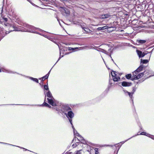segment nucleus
I'll return each mask as SVG.
<instances>
[{
    "label": "nucleus",
    "mask_w": 154,
    "mask_h": 154,
    "mask_svg": "<svg viewBox=\"0 0 154 154\" xmlns=\"http://www.w3.org/2000/svg\"><path fill=\"white\" fill-rule=\"evenodd\" d=\"M3 5L1 8V12L0 14L2 19L0 20V23L2 24L5 25V26H8L10 28V30L8 32V31L4 30L3 29H2V30L0 31V36L3 38L5 35L10 32L14 31H18V30L16 29V27L14 25H10L7 23L8 19L7 18L5 17V16H4L3 13Z\"/></svg>",
    "instance_id": "1"
},
{
    "label": "nucleus",
    "mask_w": 154,
    "mask_h": 154,
    "mask_svg": "<svg viewBox=\"0 0 154 154\" xmlns=\"http://www.w3.org/2000/svg\"><path fill=\"white\" fill-rule=\"evenodd\" d=\"M56 106L55 109L57 111L63 115L66 114L67 112L69 110H71V109L67 105L61 104L59 106L57 105Z\"/></svg>",
    "instance_id": "2"
},
{
    "label": "nucleus",
    "mask_w": 154,
    "mask_h": 154,
    "mask_svg": "<svg viewBox=\"0 0 154 154\" xmlns=\"http://www.w3.org/2000/svg\"><path fill=\"white\" fill-rule=\"evenodd\" d=\"M46 96L48 97L47 100L48 103L50 104L53 106H55L57 105L58 104V102L54 98L49 90H48L46 94H45V99H46Z\"/></svg>",
    "instance_id": "3"
},
{
    "label": "nucleus",
    "mask_w": 154,
    "mask_h": 154,
    "mask_svg": "<svg viewBox=\"0 0 154 154\" xmlns=\"http://www.w3.org/2000/svg\"><path fill=\"white\" fill-rule=\"evenodd\" d=\"M67 113H66V114L65 115L66 116V117L69 120V122H70V124L72 125V127L74 133V134L77 136L80 137L81 136L79 135V134L76 131H75V128H74L73 126L72 125V119L73 117L74 116V114L72 112V111L71 110H69L67 112Z\"/></svg>",
    "instance_id": "4"
},
{
    "label": "nucleus",
    "mask_w": 154,
    "mask_h": 154,
    "mask_svg": "<svg viewBox=\"0 0 154 154\" xmlns=\"http://www.w3.org/2000/svg\"><path fill=\"white\" fill-rule=\"evenodd\" d=\"M26 27L29 29H27V30H26V31L28 32H32L33 33H36L39 35H42L43 36L44 35H45L42 34L36 31H35V30L36 29H38L40 31H43L42 29H40L38 28H37L36 27H35L32 26L31 25H26Z\"/></svg>",
    "instance_id": "5"
},
{
    "label": "nucleus",
    "mask_w": 154,
    "mask_h": 154,
    "mask_svg": "<svg viewBox=\"0 0 154 154\" xmlns=\"http://www.w3.org/2000/svg\"><path fill=\"white\" fill-rule=\"evenodd\" d=\"M103 46V48H104V49L97 47L95 49L98 51L101 52L104 54H107L106 50H107L108 48L109 47V45L108 44H104L100 46Z\"/></svg>",
    "instance_id": "6"
},
{
    "label": "nucleus",
    "mask_w": 154,
    "mask_h": 154,
    "mask_svg": "<svg viewBox=\"0 0 154 154\" xmlns=\"http://www.w3.org/2000/svg\"><path fill=\"white\" fill-rule=\"evenodd\" d=\"M59 10L63 14L65 13L66 15H69L70 14L69 9L65 7H60Z\"/></svg>",
    "instance_id": "7"
},
{
    "label": "nucleus",
    "mask_w": 154,
    "mask_h": 154,
    "mask_svg": "<svg viewBox=\"0 0 154 154\" xmlns=\"http://www.w3.org/2000/svg\"><path fill=\"white\" fill-rule=\"evenodd\" d=\"M137 52L139 58L143 57L148 54V52L146 53L137 50Z\"/></svg>",
    "instance_id": "8"
},
{
    "label": "nucleus",
    "mask_w": 154,
    "mask_h": 154,
    "mask_svg": "<svg viewBox=\"0 0 154 154\" xmlns=\"http://www.w3.org/2000/svg\"><path fill=\"white\" fill-rule=\"evenodd\" d=\"M88 47L87 46L83 47H82L81 48L76 47V48H71V47H69L68 48V50L69 51L72 50V51H75V50L76 49L80 48V49L79 50L83 49L86 48H87Z\"/></svg>",
    "instance_id": "9"
},
{
    "label": "nucleus",
    "mask_w": 154,
    "mask_h": 154,
    "mask_svg": "<svg viewBox=\"0 0 154 154\" xmlns=\"http://www.w3.org/2000/svg\"><path fill=\"white\" fill-rule=\"evenodd\" d=\"M146 71H145L144 72V73H145L146 72ZM144 75V72H141V73H139V74H138L137 76H134V79H140V78H141V77H142V76H143Z\"/></svg>",
    "instance_id": "10"
},
{
    "label": "nucleus",
    "mask_w": 154,
    "mask_h": 154,
    "mask_svg": "<svg viewBox=\"0 0 154 154\" xmlns=\"http://www.w3.org/2000/svg\"><path fill=\"white\" fill-rule=\"evenodd\" d=\"M146 135L147 137H148L152 139H154V137H153V136H152L151 135L149 134H147L145 132H142L141 133H140V134H137V135Z\"/></svg>",
    "instance_id": "11"
},
{
    "label": "nucleus",
    "mask_w": 154,
    "mask_h": 154,
    "mask_svg": "<svg viewBox=\"0 0 154 154\" xmlns=\"http://www.w3.org/2000/svg\"><path fill=\"white\" fill-rule=\"evenodd\" d=\"M131 82H122V85L124 87H128L131 86Z\"/></svg>",
    "instance_id": "12"
},
{
    "label": "nucleus",
    "mask_w": 154,
    "mask_h": 154,
    "mask_svg": "<svg viewBox=\"0 0 154 154\" xmlns=\"http://www.w3.org/2000/svg\"><path fill=\"white\" fill-rule=\"evenodd\" d=\"M107 49H108V51H107V54H105L109 55V56L112 58V57L111 56V54L112 53L113 49H112V48H111V47H109V48H108Z\"/></svg>",
    "instance_id": "13"
},
{
    "label": "nucleus",
    "mask_w": 154,
    "mask_h": 154,
    "mask_svg": "<svg viewBox=\"0 0 154 154\" xmlns=\"http://www.w3.org/2000/svg\"><path fill=\"white\" fill-rule=\"evenodd\" d=\"M144 68V66L143 65H141L135 71V72L139 73L142 71Z\"/></svg>",
    "instance_id": "14"
},
{
    "label": "nucleus",
    "mask_w": 154,
    "mask_h": 154,
    "mask_svg": "<svg viewBox=\"0 0 154 154\" xmlns=\"http://www.w3.org/2000/svg\"><path fill=\"white\" fill-rule=\"evenodd\" d=\"M110 15L109 14H103L100 16V18L101 19H104L108 18Z\"/></svg>",
    "instance_id": "15"
},
{
    "label": "nucleus",
    "mask_w": 154,
    "mask_h": 154,
    "mask_svg": "<svg viewBox=\"0 0 154 154\" xmlns=\"http://www.w3.org/2000/svg\"><path fill=\"white\" fill-rule=\"evenodd\" d=\"M112 78L114 82H118L120 80V78L118 76V75L113 77Z\"/></svg>",
    "instance_id": "16"
},
{
    "label": "nucleus",
    "mask_w": 154,
    "mask_h": 154,
    "mask_svg": "<svg viewBox=\"0 0 154 154\" xmlns=\"http://www.w3.org/2000/svg\"><path fill=\"white\" fill-rule=\"evenodd\" d=\"M124 92L126 95H129L131 98H132L133 97V94L128 92L126 90H124Z\"/></svg>",
    "instance_id": "17"
},
{
    "label": "nucleus",
    "mask_w": 154,
    "mask_h": 154,
    "mask_svg": "<svg viewBox=\"0 0 154 154\" xmlns=\"http://www.w3.org/2000/svg\"><path fill=\"white\" fill-rule=\"evenodd\" d=\"M145 42H146V41L145 40H137V41H136V44L137 45H140V44H141L143 43H145Z\"/></svg>",
    "instance_id": "18"
},
{
    "label": "nucleus",
    "mask_w": 154,
    "mask_h": 154,
    "mask_svg": "<svg viewBox=\"0 0 154 154\" xmlns=\"http://www.w3.org/2000/svg\"><path fill=\"white\" fill-rule=\"evenodd\" d=\"M151 55H150L149 56V60H143L142 59H141V63H142L143 64H146L149 61V60H150Z\"/></svg>",
    "instance_id": "19"
},
{
    "label": "nucleus",
    "mask_w": 154,
    "mask_h": 154,
    "mask_svg": "<svg viewBox=\"0 0 154 154\" xmlns=\"http://www.w3.org/2000/svg\"><path fill=\"white\" fill-rule=\"evenodd\" d=\"M50 71H51L50 70L47 74L46 75L44 76L42 78V81H44L45 79H47L48 78Z\"/></svg>",
    "instance_id": "20"
},
{
    "label": "nucleus",
    "mask_w": 154,
    "mask_h": 154,
    "mask_svg": "<svg viewBox=\"0 0 154 154\" xmlns=\"http://www.w3.org/2000/svg\"><path fill=\"white\" fill-rule=\"evenodd\" d=\"M82 28L83 29H84L86 33H89L92 32V31L90 30L88 28H86L85 27H82Z\"/></svg>",
    "instance_id": "21"
},
{
    "label": "nucleus",
    "mask_w": 154,
    "mask_h": 154,
    "mask_svg": "<svg viewBox=\"0 0 154 154\" xmlns=\"http://www.w3.org/2000/svg\"><path fill=\"white\" fill-rule=\"evenodd\" d=\"M108 28V26H104L103 27H98L97 29L98 30H104V29H107Z\"/></svg>",
    "instance_id": "22"
},
{
    "label": "nucleus",
    "mask_w": 154,
    "mask_h": 154,
    "mask_svg": "<svg viewBox=\"0 0 154 154\" xmlns=\"http://www.w3.org/2000/svg\"><path fill=\"white\" fill-rule=\"evenodd\" d=\"M29 79L31 80L36 82L37 83H38V80L37 79L34 78L32 77H29Z\"/></svg>",
    "instance_id": "23"
},
{
    "label": "nucleus",
    "mask_w": 154,
    "mask_h": 154,
    "mask_svg": "<svg viewBox=\"0 0 154 154\" xmlns=\"http://www.w3.org/2000/svg\"><path fill=\"white\" fill-rule=\"evenodd\" d=\"M133 76L131 78V79L132 80H134V76H137V74H138L137 72H135V71L133 72Z\"/></svg>",
    "instance_id": "24"
},
{
    "label": "nucleus",
    "mask_w": 154,
    "mask_h": 154,
    "mask_svg": "<svg viewBox=\"0 0 154 154\" xmlns=\"http://www.w3.org/2000/svg\"><path fill=\"white\" fill-rule=\"evenodd\" d=\"M114 146H115V147H116L117 146L118 147V150L117 151V152H118V151H119V149L121 147V145H120L119 143H118V144H116L114 145Z\"/></svg>",
    "instance_id": "25"
},
{
    "label": "nucleus",
    "mask_w": 154,
    "mask_h": 154,
    "mask_svg": "<svg viewBox=\"0 0 154 154\" xmlns=\"http://www.w3.org/2000/svg\"><path fill=\"white\" fill-rule=\"evenodd\" d=\"M44 89L45 90H48H48H49L48 86V84L47 85H44Z\"/></svg>",
    "instance_id": "26"
},
{
    "label": "nucleus",
    "mask_w": 154,
    "mask_h": 154,
    "mask_svg": "<svg viewBox=\"0 0 154 154\" xmlns=\"http://www.w3.org/2000/svg\"><path fill=\"white\" fill-rule=\"evenodd\" d=\"M126 78L128 79H129L131 78V74H128L125 76Z\"/></svg>",
    "instance_id": "27"
},
{
    "label": "nucleus",
    "mask_w": 154,
    "mask_h": 154,
    "mask_svg": "<svg viewBox=\"0 0 154 154\" xmlns=\"http://www.w3.org/2000/svg\"><path fill=\"white\" fill-rule=\"evenodd\" d=\"M116 72L115 71H113L111 72V75L112 76V78L117 75V74H116Z\"/></svg>",
    "instance_id": "28"
},
{
    "label": "nucleus",
    "mask_w": 154,
    "mask_h": 154,
    "mask_svg": "<svg viewBox=\"0 0 154 154\" xmlns=\"http://www.w3.org/2000/svg\"><path fill=\"white\" fill-rule=\"evenodd\" d=\"M46 99L45 100L44 102L42 104L43 106H49V104L45 102Z\"/></svg>",
    "instance_id": "29"
},
{
    "label": "nucleus",
    "mask_w": 154,
    "mask_h": 154,
    "mask_svg": "<svg viewBox=\"0 0 154 154\" xmlns=\"http://www.w3.org/2000/svg\"><path fill=\"white\" fill-rule=\"evenodd\" d=\"M137 135H135V136H137ZM134 137V136H132V137H131V138H129L128 139V140H126L125 141H122V142H121L120 143H122L123 144V143H124L125 142H126V141H127V140H129L130 139H131V138H132L133 137Z\"/></svg>",
    "instance_id": "30"
},
{
    "label": "nucleus",
    "mask_w": 154,
    "mask_h": 154,
    "mask_svg": "<svg viewBox=\"0 0 154 154\" xmlns=\"http://www.w3.org/2000/svg\"><path fill=\"white\" fill-rule=\"evenodd\" d=\"M0 143H2V144H8V145H11V146H15V145H12V144H11L6 143H5L2 142H0Z\"/></svg>",
    "instance_id": "31"
},
{
    "label": "nucleus",
    "mask_w": 154,
    "mask_h": 154,
    "mask_svg": "<svg viewBox=\"0 0 154 154\" xmlns=\"http://www.w3.org/2000/svg\"><path fill=\"white\" fill-rule=\"evenodd\" d=\"M63 57V56L62 55V56H61V51L60 52V57H59L58 60L57 61L56 63L58 62V61L61 58V57Z\"/></svg>",
    "instance_id": "32"
},
{
    "label": "nucleus",
    "mask_w": 154,
    "mask_h": 154,
    "mask_svg": "<svg viewBox=\"0 0 154 154\" xmlns=\"http://www.w3.org/2000/svg\"><path fill=\"white\" fill-rule=\"evenodd\" d=\"M82 151V150H79L78 151H77L76 153L75 154H81V153L80 152V151Z\"/></svg>",
    "instance_id": "33"
},
{
    "label": "nucleus",
    "mask_w": 154,
    "mask_h": 154,
    "mask_svg": "<svg viewBox=\"0 0 154 154\" xmlns=\"http://www.w3.org/2000/svg\"><path fill=\"white\" fill-rule=\"evenodd\" d=\"M43 36L45 38H48V39H49L51 38L50 37H48V36H47V35H44Z\"/></svg>",
    "instance_id": "34"
},
{
    "label": "nucleus",
    "mask_w": 154,
    "mask_h": 154,
    "mask_svg": "<svg viewBox=\"0 0 154 154\" xmlns=\"http://www.w3.org/2000/svg\"><path fill=\"white\" fill-rule=\"evenodd\" d=\"M80 142L82 143H84V142H85V140H84L83 139H81V141H80Z\"/></svg>",
    "instance_id": "35"
},
{
    "label": "nucleus",
    "mask_w": 154,
    "mask_h": 154,
    "mask_svg": "<svg viewBox=\"0 0 154 154\" xmlns=\"http://www.w3.org/2000/svg\"><path fill=\"white\" fill-rule=\"evenodd\" d=\"M32 5H35L33 3L31 2L30 0H27Z\"/></svg>",
    "instance_id": "36"
},
{
    "label": "nucleus",
    "mask_w": 154,
    "mask_h": 154,
    "mask_svg": "<svg viewBox=\"0 0 154 154\" xmlns=\"http://www.w3.org/2000/svg\"><path fill=\"white\" fill-rule=\"evenodd\" d=\"M136 88H134L133 89V94L135 92V91H136Z\"/></svg>",
    "instance_id": "37"
},
{
    "label": "nucleus",
    "mask_w": 154,
    "mask_h": 154,
    "mask_svg": "<svg viewBox=\"0 0 154 154\" xmlns=\"http://www.w3.org/2000/svg\"><path fill=\"white\" fill-rule=\"evenodd\" d=\"M78 144V143L77 142L76 143H75V146L74 144H73L72 145V146H74V147H75V146H77Z\"/></svg>",
    "instance_id": "38"
},
{
    "label": "nucleus",
    "mask_w": 154,
    "mask_h": 154,
    "mask_svg": "<svg viewBox=\"0 0 154 154\" xmlns=\"http://www.w3.org/2000/svg\"><path fill=\"white\" fill-rule=\"evenodd\" d=\"M17 147H20V148H22V149H24L25 150V151H26V150H27V149H26L25 148H22V147H20L19 146H17Z\"/></svg>",
    "instance_id": "39"
},
{
    "label": "nucleus",
    "mask_w": 154,
    "mask_h": 154,
    "mask_svg": "<svg viewBox=\"0 0 154 154\" xmlns=\"http://www.w3.org/2000/svg\"><path fill=\"white\" fill-rule=\"evenodd\" d=\"M109 85H110V86H112V83L110 81L109 82Z\"/></svg>",
    "instance_id": "40"
},
{
    "label": "nucleus",
    "mask_w": 154,
    "mask_h": 154,
    "mask_svg": "<svg viewBox=\"0 0 154 154\" xmlns=\"http://www.w3.org/2000/svg\"><path fill=\"white\" fill-rule=\"evenodd\" d=\"M15 105V104H7V105ZM16 105H18V104H16Z\"/></svg>",
    "instance_id": "41"
},
{
    "label": "nucleus",
    "mask_w": 154,
    "mask_h": 154,
    "mask_svg": "<svg viewBox=\"0 0 154 154\" xmlns=\"http://www.w3.org/2000/svg\"><path fill=\"white\" fill-rule=\"evenodd\" d=\"M62 1H67L68 0H61Z\"/></svg>",
    "instance_id": "42"
},
{
    "label": "nucleus",
    "mask_w": 154,
    "mask_h": 154,
    "mask_svg": "<svg viewBox=\"0 0 154 154\" xmlns=\"http://www.w3.org/2000/svg\"><path fill=\"white\" fill-rule=\"evenodd\" d=\"M8 73H12V72L11 71H9L8 72Z\"/></svg>",
    "instance_id": "43"
},
{
    "label": "nucleus",
    "mask_w": 154,
    "mask_h": 154,
    "mask_svg": "<svg viewBox=\"0 0 154 154\" xmlns=\"http://www.w3.org/2000/svg\"><path fill=\"white\" fill-rule=\"evenodd\" d=\"M47 107H48L49 108H51V106H50V105H49V106H48Z\"/></svg>",
    "instance_id": "44"
},
{
    "label": "nucleus",
    "mask_w": 154,
    "mask_h": 154,
    "mask_svg": "<svg viewBox=\"0 0 154 154\" xmlns=\"http://www.w3.org/2000/svg\"><path fill=\"white\" fill-rule=\"evenodd\" d=\"M31 105V106H36L37 105Z\"/></svg>",
    "instance_id": "45"
},
{
    "label": "nucleus",
    "mask_w": 154,
    "mask_h": 154,
    "mask_svg": "<svg viewBox=\"0 0 154 154\" xmlns=\"http://www.w3.org/2000/svg\"><path fill=\"white\" fill-rule=\"evenodd\" d=\"M2 72V70H1L0 69V72Z\"/></svg>",
    "instance_id": "46"
},
{
    "label": "nucleus",
    "mask_w": 154,
    "mask_h": 154,
    "mask_svg": "<svg viewBox=\"0 0 154 154\" xmlns=\"http://www.w3.org/2000/svg\"><path fill=\"white\" fill-rule=\"evenodd\" d=\"M95 154H98L97 152H96Z\"/></svg>",
    "instance_id": "47"
},
{
    "label": "nucleus",
    "mask_w": 154,
    "mask_h": 154,
    "mask_svg": "<svg viewBox=\"0 0 154 154\" xmlns=\"http://www.w3.org/2000/svg\"><path fill=\"white\" fill-rule=\"evenodd\" d=\"M74 139H73V140H72V142L74 141Z\"/></svg>",
    "instance_id": "48"
},
{
    "label": "nucleus",
    "mask_w": 154,
    "mask_h": 154,
    "mask_svg": "<svg viewBox=\"0 0 154 154\" xmlns=\"http://www.w3.org/2000/svg\"><path fill=\"white\" fill-rule=\"evenodd\" d=\"M112 60L113 61V60L112 58Z\"/></svg>",
    "instance_id": "49"
},
{
    "label": "nucleus",
    "mask_w": 154,
    "mask_h": 154,
    "mask_svg": "<svg viewBox=\"0 0 154 154\" xmlns=\"http://www.w3.org/2000/svg\"><path fill=\"white\" fill-rule=\"evenodd\" d=\"M44 93H45V91H44Z\"/></svg>",
    "instance_id": "50"
}]
</instances>
